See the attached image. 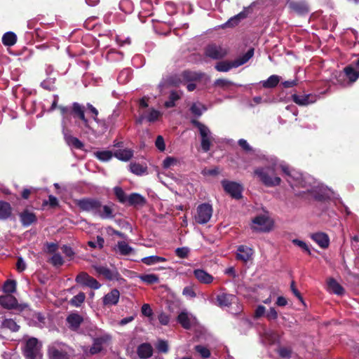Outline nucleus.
<instances>
[{
    "mask_svg": "<svg viewBox=\"0 0 359 359\" xmlns=\"http://www.w3.org/2000/svg\"><path fill=\"white\" fill-rule=\"evenodd\" d=\"M58 109L63 116L64 120H68L69 116H72L73 118L81 121L86 128L90 129L89 121L85 116L86 110L83 105L75 102L70 107L60 105Z\"/></svg>",
    "mask_w": 359,
    "mask_h": 359,
    "instance_id": "obj_1",
    "label": "nucleus"
},
{
    "mask_svg": "<svg viewBox=\"0 0 359 359\" xmlns=\"http://www.w3.org/2000/svg\"><path fill=\"white\" fill-rule=\"evenodd\" d=\"M254 174L257 176L262 183L267 187L278 186L281 182V179L275 175L273 167L258 168L254 170Z\"/></svg>",
    "mask_w": 359,
    "mask_h": 359,
    "instance_id": "obj_2",
    "label": "nucleus"
},
{
    "mask_svg": "<svg viewBox=\"0 0 359 359\" xmlns=\"http://www.w3.org/2000/svg\"><path fill=\"white\" fill-rule=\"evenodd\" d=\"M41 344L35 337L29 338L22 348L25 359H41Z\"/></svg>",
    "mask_w": 359,
    "mask_h": 359,
    "instance_id": "obj_3",
    "label": "nucleus"
},
{
    "mask_svg": "<svg viewBox=\"0 0 359 359\" xmlns=\"http://www.w3.org/2000/svg\"><path fill=\"white\" fill-rule=\"evenodd\" d=\"M191 123L198 129L201 137V148L203 151L207 152L210 149L211 140L210 137V130L203 123L196 119H191Z\"/></svg>",
    "mask_w": 359,
    "mask_h": 359,
    "instance_id": "obj_4",
    "label": "nucleus"
},
{
    "mask_svg": "<svg viewBox=\"0 0 359 359\" xmlns=\"http://www.w3.org/2000/svg\"><path fill=\"white\" fill-rule=\"evenodd\" d=\"M77 206L82 211L91 212L95 215H97L99 209L102 208L101 201L95 198H83L76 202Z\"/></svg>",
    "mask_w": 359,
    "mask_h": 359,
    "instance_id": "obj_5",
    "label": "nucleus"
},
{
    "mask_svg": "<svg viewBox=\"0 0 359 359\" xmlns=\"http://www.w3.org/2000/svg\"><path fill=\"white\" fill-rule=\"evenodd\" d=\"M212 207L210 204L207 203L200 204L196 209V222L200 224L208 223L212 217Z\"/></svg>",
    "mask_w": 359,
    "mask_h": 359,
    "instance_id": "obj_6",
    "label": "nucleus"
},
{
    "mask_svg": "<svg viewBox=\"0 0 359 359\" xmlns=\"http://www.w3.org/2000/svg\"><path fill=\"white\" fill-rule=\"evenodd\" d=\"M228 53L226 48L216 43L208 44L204 49V54L206 57L212 60H221Z\"/></svg>",
    "mask_w": 359,
    "mask_h": 359,
    "instance_id": "obj_7",
    "label": "nucleus"
},
{
    "mask_svg": "<svg viewBox=\"0 0 359 359\" xmlns=\"http://www.w3.org/2000/svg\"><path fill=\"white\" fill-rule=\"evenodd\" d=\"M222 185L224 190L235 199H241L242 198V192L243 191V186L236 182L222 180Z\"/></svg>",
    "mask_w": 359,
    "mask_h": 359,
    "instance_id": "obj_8",
    "label": "nucleus"
},
{
    "mask_svg": "<svg viewBox=\"0 0 359 359\" xmlns=\"http://www.w3.org/2000/svg\"><path fill=\"white\" fill-rule=\"evenodd\" d=\"M111 339V336L107 334L94 338L93 345L90 348V354L95 355L101 352L103 349V345L107 344Z\"/></svg>",
    "mask_w": 359,
    "mask_h": 359,
    "instance_id": "obj_9",
    "label": "nucleus"
},
{
    "mask_svg": "<svg viewBox=\"0 0 359 359\" xmlns=\"http://www.w3.org/2000/svg\"><path fill=\"white\" fill-rule=\"evenodd\" d=\"M93 269L99 276H102L108 280H118L120 274L115 270H111L104 266H93Z\"/></svg>",
    "mask_w": 359,
    "mask_h": 359,
    "instance_id": "obj_10",
    "label": "nucleus"
},
{
    "mask_svg": "<svg viewBox=\"0 0 359 359\" xmlns=\"http://www.w3.org/2000/svg\"><path fill=\"white\" fill-rule=\"evenodd\" d=\"M62 134L64 139L68 145L72 146L77 149H82L83 148V143L77 137H73L71 135L70 130H69L65 125L62 127Z\"/></svg>",
    "mask_w": 359,
    "mask_h": 359,
    "instance_id": "obj_11",
    "label": "nucleus"
},
{
    "mask_svg": "<svg viewBox=\"0 0 359 359\" xmlns=\"http://www.w3.org/2000/svg\"><path fill=\"white\" fill-rule=\"evenodd\" d=\"M253 254L254 250L252 248L245 245H241L237 248L236 259L244 263H247L252 259Z\"/></svg>",
    "mask_w": 359,
    "mask_h": 359,
    "instance_id": "obj_12",
    "label": "nucleus"
},
{
    "mask_svg": "<svg viewBox=\"0 0 359 359\" xmlns=\"http://www.w3.org/2000/svg\"><path fill=\"white\" fill-rule=\"evenodd\" d=\"M66 320L71 330L77 331L83 322V318L78 313H72L67 317Z\"/></svg>",
    "mask_w": 359,
    "mask_h": 359,
    "instance_id": "obj_13",
    "label": "nucleus"
},
{
    "mask_svg": "<svg viewBox=\"0 0 359 359\" xmlns=\"http://www.w3.org/2000/svg\"><path fill=\"white\" fill-rule=\"evenodd\" d=\"M19 217L22 225L25 227L29 226L31 224L37 222V217L36 215L27 209H25L22 212H20Z\"/></svg>",
    "mask_w": 359,
    "mask_h": 359,
    "instance_id": "obj_14",
    "label": "nucleus"
},
{
    "mask_svg": "<svg viewBox=\"0 0 359 359\" xmlns=\"http://www.w3.org/2000/svg\"><path fill=\"white\" fill-rule=\"evenodd\" d=\"M47 355L48 359H67L69 358L67 352L62 349L58 348L55 346H49L47 350Z\"/></svg>",
    "mask_w": 359,
    "mask_h": 359,
    "instance_id": "obj_15",
    "label": "nucleus"
},
{
    "mask_svg": "<svg viewBox=\"0 0 359 359\" xmlns=\"http://www.w3.org/2000/svg\"><path fill=\"white\" fill-rule=\"evenodd\" d=\"M249 14V8H244V9L240 12L238 14L231 17L228 20V21L224 24V27H235L237 26L242 20L245 19Z\"/></svg>",
    "mask_w": 359,
    "mask_h": 359,
    "instance_id": "obj_16",
    "label": "nucleus"
},
{
    "mask_svg": "<svg viewBox=\"0 0 359 359\" xmlns=\"http://www.w3.org/2000/svg\"><path fill=\"white\" fill-rule=\"evenodd\" d=\"M288 7L297 14L303 15L309 13V6L304 1H291L288 2Z\"/></svg>",
    "mask_w": 359,
    "mask_h": 359,
    "instance_id": "obj_17",
    "label": "nucleus"
},
{
    "mask_svg": "<svg viewBox=\"0 0 359 359\" xmlns=\"http://www.w3.org/2000/svg\"><path fill=\"white\" fill-rule=\"evenodd\" d=\"M236 299L235 295L224 292L217 296V305L221 308L229 307Z\"/></svg>",
    "mask_w": 359,
    "mask_h": 359,
    "instance_id": "obj_18",
    "label": "nucleus"
},
{
    "mask_svg": "<svg viewBox=\"0 0 359 359\" xmlns=\"http://www.w3.org/2000/svg\"><path fill=\"white\" fill-rule=\"evenodd\" d=\"M0 304L6 309H13L18 307L17 299L12 294H6L0 297Z\"/></svg>",
    "mask_w": 359,
    "mask_h": 359,
    "instance_id": "obj_19",
    "label": "nucleus"
},
{
    "mask_svg": "<svg viewBox=\"0 0 359 359\" xmlns=\"http://www.w3.org/2000/svg\"><path fill=\"white\" fill-rule=\"evenodd\" d=\"M311 238L314 241L320 248L325 249L330 245V238L327 233L323 232L314 233L311 236Z\"/></svg>",
    "mask_w": 359,
    "mask_h": 359,
    "instance_id": "obj_20",
    "label": "nucleus"
},
{
    "mask_svg": "<svg viewBox=\"0 0 359 359\" xmlns=\"http://www.w3.org/2000/svg\"><path fill=\"white\" fill-rule=\"evenodd\" d=\"M137 353L140 358L147 359L153 354V348L149 343H142L137 346Z\"/></svg>",
    "mask_w": 359,
    "mask_h": 359,
    "instance_id": "obj_21",
    "label": "nucleus"
},
{
    "mask_svg": "<svg viewBox=\"0 0 359 359\" xmlns=\"http://www.w3.org/2000/svg\"><path fill=\"white\" fill-rule=\"evenodd\" d=\"M120 292L117 289H113L103 297V304L105 306L116 305L118 302Z\"/></svg>",
    "mask_w": 359,
    "mask_h": 359,
    "instance_id": "obj_22",
    "label": "nucleus"
},
{
    "mask_svg": "<svg viewBox=\"0 0 359 359\" xmlns=\"http://www.w3.org/2000/svg\"><path fill=\"white\" fill-rule=\"evenodd\" d=\"M194 275L195 278L201 283H203V284H210L214 280L213 276L203 269H195L194 271Z\"/></svg>",
    "mask_w": 359,
    "mask_h": 359,
    "instance_id": "obj_23",
    "label": "nucleus"
},
{
    "mask_svg": "<svg viewBox=\"0 0 359 359\" xmlns=\"http://www.w3.org/2000/svg\"><path fill=\"white\" fill-rule=\"evenodd\" d=\"M204 74L202 72H193L191 70H184L180 74L182 80L186 81H197L202 79Z\"/></svg>",
    "mask_w": 359,
    "mask_h": 359,
    "instance_id": "obj_24",
    "label": "nucleus"
},
{
    "mask_svg": "<svg viewBox=\"0 0 359 359\" xmlns=\"http://www.w3.org/2000/svg\"><path fill=\"white\" fill-rule=\"evenodd\" d=\"M130 206H143L146 204L147 201L144 196L137 193H133L128 196L126 201Z\"/></svg>",
    "mask_w": 359,
    "mask_h": 359,
    "instance_id": "obj_25",
    "label": "nucleus"
},
{
    "mask_svg": "<svg viewBox=\"0 0 359 359\" xmlns=\"http://www.w3.org/2000/svg\"><path fill=\"white\" fill-rule=\"evenodd\" d=\"M327 283L328 290L331 292L337 295H342L344 294V288L334 278H328Z\"/></svg>",
    "mask_w": 359,
    "mask_h": 359,
    "instance_id": "obj_26",
    "label": "nucleus"
},
{
    "mask_svg": "<svg viewBox=\"0 0 359 359\" xmlns=\"http://www.w3.org/2000/svg\"><path fill=\"white\" fill-rule=\"evenodd\" d=\"M344 75L346 76L349 86L355 82L359 78V71H356L351 65L344 68Z\"/></svg>",
    "mask_w": 359,
    "mask_h": 359,
    "instance_id": "obj_27",
    "label": "nucleus"
},
{
    "mask_svg": "<svg viewBox=\"0 0 359 359\" xmlns=\"http://www.w3.org/2000/svg\"><path fill=\"white\" fill-rule=\"evenodd\" d=\"M268 220H269L268 217L263 215H258V216L255 217L252 219V222L255 224H257L260 227L259 229L257 227H253L254 229L256 231L259 230V231H264V232L269 231L271 228L267 226V225H266Z\"/></svg>",
    "mask_w": 359,
    "mask_h": 359,
    "instance_id": "obj_28",
    "label": "nucleus"
},
{
    "mask_svg": "<svg viewBox=\"0 0 359 359\" xmlns=\"http://www.w3.org/2000/svg\"><path fill=\"white\" fill-rule=\"evenodd\" d=\"M13 208L8 202L0 201V220H6L12 215Z\"/></svg>",
    "mask_w": 359,
    "mask_h": 359,
    "instance_id": "obj_29",
    "label": "nucleus"
},
{
    "mask_svg": "<svg viewBox=\"0 0 359 359\" xmlns=\"http://www.w3.org/2000/svg\"><path fill=\"white\" fill-rule=\"evenodd\" d=\"M254 52L255 49L250 48L243 55L234 60V67H238L248 62L253 57Z\"/></svg>",
    "mask_w": 359,
    "mask_h": 359,
    "instance_id": "obj_30",
    "label": "nucleus"
},
{
    "mask_svg": "<svg viewBox=\"0 0 359 359\" xmlns=\"http://www.w3.org/2000/svg\"><path fill=\"white\" fill-rule=\"evenodd\" d=\"M310 97L311 95H299L297 94H293L292 95V100L295 104L299 106H306L313 102V100H310Z\"/></svg>",
    "mask_w": 359,
    "mask_h": 359,
    "instance_id": "obj_31",
    "label": "nucleus"
},
{
    "mask_svg": "<svg viewBox=\"0 0 359 359\" xmlns=\"http://www.w3.org/2000/svg\"><path fill=\"white\" fill-rule=\"evenodd\" d=\"M280 81V76L278 75H271L266 81L261 82L264 88H273L276 87Z\"/></svg>",
    "mask_w": 359,
    "mask_h": 359,
    "instance_id": "obj_32",
    "label": "nucleus"
},
{
    "mask_svg": "<svg viewBox=\"0 0 359 359\" xmlns=\"http://www.w3.org/2000/svg\"><path fill=\"white\" fill-rule=\"evenodd\" d=\"M114 156L118 159L123 161H129L133 156L131 149H118L114 153Z\"/></svg>",
    "mask_w": 359,
    "mask_h": 359,
    "instance_id": "obj_33",
    "label": "nucleus"
},
{
    "mask_svg": "<svg viewBox=\"0 0 359 359\" xmlns=\"http://www.w3.org/2000/svg\"><path fill=\"white\" fill-rule=\"evenodd\" d=\"M17 41V36L14 32H8L2 36V43L6 46H12Z\"/></svg>",
    "mask_w": 359,
    "mask_h": 359,
    "instance_id": "obj_34",
    "label": "nucleus"
},
{
    "mask_svg": "<svg viewBox=\"0 0 359 359\" xmlns=\"http://www.w3.org/2000/svg\"><path fill=\"white\" fill-rule=\"evenodd\" d=\"M177 322L182 325V327L186 330H189L191 328V321L190 318H189V316L187 313L182 311L181 312L177 318Z\"/></svg>",
    "mask_w": 359,
    "mask_h": 359,
    "instance_id": "obj_35",
    "label": "nucleus"
},
{
    "mask_svg": "<svg viewBox=\"0 0 359 359\" xmlns=\"http://www.w3.org/2000/svg\"><path fill=\"white\" fill-rule=\"evenodd\" d=\"M233 67H234V60L231 62L220 61L217 62L215 67L217 71L221 72H229Z\"/></svg>",
    "mask_w": 359,
    "mask_h": 359,
    "instance_id": "obj_36",
    "label": "nucleus"
},
{
    "mask_svg": "<svg viewBox=\"0 0 359 359\" xmlns=\"http://www.w3.org/2000/svg\"><path fill=\"white\" fill-rule=\"evenodd\" d=\"M167 261V259L163 257H159L157 255H152L146 257L142 259V263L146 265L150 266L155 264L158 262H165Z\"/></svg>",
    "mask_w": 359,
    "mask_h": 359,
    "instance_id": "obj_37",
    "label": "nucleus"
},
{
    "mask_svg": "<svg viewBox=\"0 0 359 359\" xmlns=\"http://www.w3.org/2000/svg\"><path fill=\"white\" fill-rule=\"evenodd\" d=\"M1 327L8 329L11 332H18L20 329V326L16 322L11 318L4 319L1 323Z\"/></svg>",
    "mask_w": 359,
    "mask_h": 359,
    "instance_id": "obj_38",
    "label": "nucleus"
},
{
    "mask_svg": "<svg viewBox=\"0 0 359 359\" xmlns=\"http://www.w3.org/2000/svg\"><path fill=\"white\" fill-rule=\"evenodd\" d=\"M97 216H99L102 219H108V218H113L114 216L113 215V210L111 208L109 205H102V208L99 209V211L97 212Z\"/></svg>",
    "mask_w": 359,
    "mask_h": 359,
    "instance_id": "obj_39",
    "label": "nucleus"
},
{
    "mask_svg": "<svg viewBox=\"0 0 359 359\" xmlns=\"http://www.w3.org/2000/svg\"><path fill=\"white\" fill-rule=\"evenodd\" d=\"M180 95L175 90H172L170 93L168 100L165 102L164 106L165 108H172L175 106V102L180 99Z\"/></svg>",
    "mask_w": 359,
    "mask_h": 359,
    "instance_id": "obj_40",
    "label": "nucleus"
},
{
    "mask_svg": "<svg viewBox=\"0 0 359 359\" xmlns=\"http://www.w3.org/2000/svg\"><path fill=\"white\" fill-rule=\"evenodd\" d=\"M86 294L83 292H80L78 294L74 296L69 302V304L74 307H79L84 302Z\"/></svg>",
    "mask_w": 359,
    "mask_h": 359,
    "instance_id": "obj_41",
    "label": "nucleus"
},
{
    "mask_svg": "<svg viewBox=\"0 0 359 359\" xmlns=\"http://www.w3.org/2000/svg\"><path fill=\"white\" fill-rule=\"evenodd\" d=\"M139 278L147 284L151 285L158 283L159 282V277L158 275L150 273V274H142L139 276Z\"/></svg>",
    "mask_w": 359,
    "mask_h": 359,
    "instance_id": "obj_42",
    "label": "nucleus"
},
{
    "mask_svg": "<svg viewBox=\"0 0 359 359\" xmlns=\"http://www.w3.org/2000/svg\"><path fill=\"white\" fill-rule=\"evenodd\" d=\"M114 194L121 203H126L128 199V196L121 187H115L114 189Z\"/></svg>",
    "mask_w": 359,
    "mask_h": 359,
    "instance_id": "obj_43",
    "label": "nucleus"
},
{
    "mask_svg": "<svg viewBox=\"0 0 359 359\" xmlns=\"http://www.w3.org/2000/svg\"><path fill=\"white\" fill-rule=\"evenodd\" d=\"M130 170L133 173L137 175H142L147 172V168L146 166L140 163H131L130 165Z\"/></svg>",
    "mask_w": 359,
    "mask_h": 359,
    "instance_id": "obj_44",
    "label": "nucleus"
},
{
    "mask_svg": "<svg viewBox=\"0 0 359 359\" xmlns=\"http://www.w3.org/2000/svg\"><path fill=\"white\" fill-rule=\"evenodd\" d=\"M117 248L118 252L122 255H128L133 251V248L125 241H118Z\"/></svg>",
    "mask_w": 359,
    "mask_h": 359,
    "instance_id": "obj_45",
    "label": "nucleus"
},
{
    "mask_svg": "<svg viewBox=\"0 0 359 359\" xmlns=\"http://www.w3.org/2000/svg\"><path fill=\"white\" fill-rule=\"evenodd\" d=\"M15 290L16 282L14 280H7L3 285V290L4 292L7 293V294H11Z\"/></svg>",
    "mask_w": 359,
    "mask_h": 359,
    "instance_id": "obj_46",
    "label": "nucleus"
},
{
    "mask_svg": "<svg viewBox=\"0 0 359 359\" xmlns=\"http://www.w3.org/2000/svg\"><path fill=\"white\" fill-rule=\"evenodd\" d=\"M91 276L86 272H81L76 276L75 280L77 283L86 286Z\"/></svg>",
    "mask_w": 359,
    "mask_h": 359,
    "instance_id": "obj_47",
    "label": "nucleus"
},
{
    "mask_svg": "<svg viewBox=\"0 0 359 359\" xmlns=\"http://www.w3.org/2000/svg\"><path fill=\"white\" fill-rule=\"evenodd\" d=\"M95 154V156L102 161H107L114 156L113 153L110 151H97Z\"/></svg>",
    "mask_w": 359,
    "mask_h": 359,
    "instance_id": "obj_48",
    "label": "nucleus"
},
{
    "mask_svg": "<svg viewBox=\"0 0 359 359\" xmlns=\"http://www.w3.org/2000/svg\"><path fill=\"white\" fill-rule=\"evenodd\" d=\"M156 348L159 353H167L169 351V346L167 341L159 339L156 344Z\"/></svg>",
    "mask_w": 359,
    "mask_h": 359,
    "instance_id": "obj_49",
    "label": "nucleus"
},
{
    "mask_svg": "<svg viewBox=\"0 0 359 359\" xmlns=\"http://www.w3.org/2000/svg\"><path fill=\"white\" fill-rule=\"evenodd\" d=\"M194 349L204 359L208 358L210 356L211 353L210 350L203 346L197 345L195 346Z\"/></svg>",
    "mask_w": 359,
    "mask_h": 359,
    "instance_id": "obj_50",
    "label": "nucleus"
},
{
    "mask_svg": "<svg viewBox=\"0 0 359 359\" xmlns=\"http://www.w3.org/2000/svg\"><path fill=\"white\" fill-rule=\"evenodd\" d=\"M50 263L55 266H60L63 265L64 260L59 253H55L50 258Z\"/></svg>",
    "mask_w": 359,
    "mask_h": 359,
    "instance_id": "obj_51",
    "label": "nucleus"
},
{
    "mask_svg": "<svg viewBox=\"0 0 359 359\" xmlns=\"http://www.w3.org/2000/svg\"><path fill=\"white\" fill-rule=\"evenodd\" d=\"M160 116L161 113L159 111L152 109L146 116V119L149 122H154L158 119Z\"/></svg>",
    "mask_w": 359,
    "mask_h": 359,
    "instance_id": "obj_52",
    "label": "nucleus"
},
{
    "mask_svg": "<svg viewBox=\"0 0 359 359\" xmlns=\"http://www.w3.org/2000/svg\"><path fill=\"white\" fill-rule=\"evenodd\" d=\"M176 256L181 259L187 258L189 253V249L187 247L177 248L175 250Z\"/></svg>",
    "mask_w": 359,
    "mask_h": 359,
    "instance_id": "obj_53",
    "label": "nucleus"
},
{
    "mask_svg": "<svg viewBox=\"0 0 359 359\" xmlns=\"http://www.w3.org/2000/svg\"><path fill=\"white\" fill-rule=\"evenodd\" d=\"M279 355L285 359H290L292 356V349L287 347H280L278 349Z\"/></svg>",
    "mask_w": 359,
    "mask_h": 359,
    "instance_id": "obj_54",
    "label": "nucleus"
},
{
    "mask_svg": "<svg viewBox=\"0 0 359 359\" xmlns=\"http://www.w3.org/2000/svg\"><path fill=\"white\" fill-rule=\"evenodd\" d=\"M337 83L342 87L349 86L346 76L344 75V71L340 72L336 78Z\"/></svg>",
    "mask_w": 359,
    "mask_h": 359,
    "instance_id": "obj_55",
    "label": "nucleus"
},
{
    "mask_svg": "<svg viewBox=\"0 0 359 359\" xmlns=\"http://www.w3.org/2000/svg\"><path fill=\"white\" fill-rule=\"evenodd\" d=\"M177 159L175 157L168 156L163 161V166L164 168H168L170 166L175 165L177 163Z\"/></svg>",
    "mask_w": 359,
    "mask_h": 359,
    "instance_id": "obj_56",
    "label": "nucleus"
},
{
    "mask_svg": "<svg viewBox=\"0 0 359 359\" xmlns=\"http://www.w3.org/2000/svg\"><path fill=\"white\" fill-rule=\"evenodd\" d=\"M292 243L299 246V248H301L302 250H304L305 252H306L309 255H311V250L309 248V246L307 245V244L302 241H300L299 239H294L292 241Z\"/></svg>",
    "mask_w": 359,
    "mask_h": 359,
    "instance_id": "obj_57",
    "label": "nucleus"
},
{
    "mask_svg": "<svg viewBox=\"0 0 359 359\" xmlns=\"http://www.w3.org/2000/svg\"><path fill=\"white\" fill-rule=\"evenodd\" d=\"M155 145L158 150L163 151L165 149L164 139L161 135H158L155 141Z\"/></svg>",
    "mask_w": 359,
    "mask_h": 359,
    "instance_id": "obj_58",
    "label": "nucleus"
},
{
    "mask_svg": "<svg viewBox=\"0 0 359 359\" xmlns=\"http://www.w3.org/2000/svg\"><path fill=\"white\" fill-rule=\"evenodd\" d=\"M62 252L65 255L66 257H69V259H72L75 255L73 249L67 245H64L62 247Z\"/></svg>",
    "mask_w": 359,
    "mask_h": 359,
    "instance_id": "obj_59",
    "label": "nucleus"
},
{
    "mask_svg": "<svg viewBox=\"0 0 359 359\" xmlns=\"http://www.w3.org/2000/svg\"><path fill=\"white\" fill-rule=\"evenodd\" d=\"M231 84V82L225 79H218L215 81L214 85L221 88L229 87Z\"/></svg>",
    "mask_w": 359,
    "mask_h": 359,
    "instance_id": "obj_60",
    "label": "nucleus"
},
{
    "mask_svg": "<svg viewBox=\"0 0 359 359\" xmlns=\"http://www.w3.org/2000/svg\"><path fill=\"white\" fill-rule=\"evenodd\" d=\"M182 294L191 298L196 297V293L191 286H187L183 289Z\"/></svg>",
    "mask_w": 359,
    "mask_h": 359,
    "instance_id": "obj_61",
    "label": "nucleus"
},
{
    "mask_svg": "<svg viewBox=\"0 0 359 359\" xmlns=\"http://www.w3.org/2000/svg\"><path fill=\"white\" fill-rule=\"evenodd\" d=\"M141 312L144 316L147 317H150L153 315L152 309L148 304H144L142 305Z\"/></svg>",
    "mask_w": 359,
    "mask_h": 359,
    "instance_id": "obj_62",
    "label": "nucleus"
},
{
    "mask_svg": "<svg viewBox=\"0 0 359 359\" xmlns=\"http://www.w3.org/2000/svg\"><path fill=\"white\" fill-rule=\"evenodd\" d=\"M158 319L161 325H167L170 321V316L163 312L158 315Z\"/></svg>",
    "mask_w": 359,
    "mask_h": 359,
    "instance_id": "obj_63",
    "label": "nucleus"
},
{
    "mask_svg": "<svg viewBox=\"0 0 359 359\" xmlns=\"http://www.w3.org/2000/svg\"><path fill=\"white\" fill-rule=\"evenodd\" d=\"M86 287L93 290H97L101 287V284L95 278L91 277Z\"/></svg>",
    "mask_w": 359,
    "mask_h": 359,
    "instance_id": "obj_64",
    "label": "nucleus"
}]
</instances>
